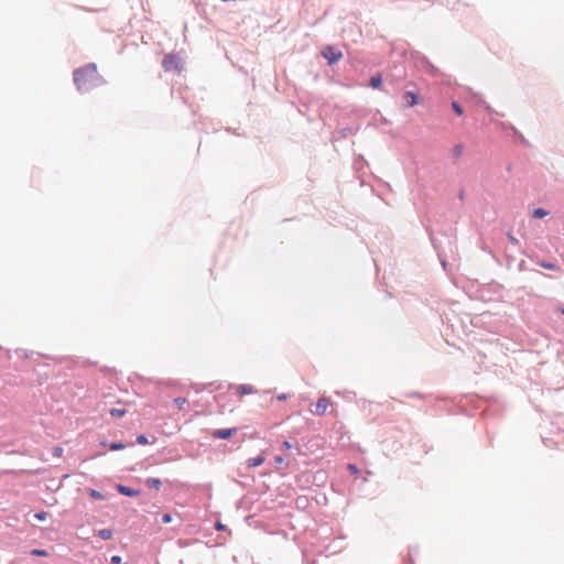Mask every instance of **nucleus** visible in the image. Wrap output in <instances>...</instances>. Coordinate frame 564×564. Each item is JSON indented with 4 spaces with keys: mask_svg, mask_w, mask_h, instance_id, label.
I'll use <instances>...</instances> for the list:
<instances>
[{
    "mask_svg": "<svg viewBox=\"0 0 564 564\" xmlns=\"http://www.w3.org/2000/svg\"><path fill=\"white\" fill-rule=\"evenodd\" d=\"M186 403H187V400L185 398L180 397V398L174 399V404L180 410H182Z\"/></svg>",
    "mask_w": 564,
    "mask_h": 564,
    "instance_id": "14",
    "label": "nucleus"
},
{
    "mask_svg": "<svg viewBox=\"0 0 564 564\" xmlns=\"http://www.w3.org/2000/svg\"><path fill=\"white\" fill-rule=\"evenodd\" d=\"M171 521H172V517H171L170 513L163 514V517H162V522L163 523H170Z\"/></svg>",
    "mask_w": 564,
    "mask_h": 564,
    "instance_id": "24",
    "label": "nucleus"
},
{
    "mask_svg": "<svg viewBox=\"0 0 564 564\" xmlns=\"http://www.w3.org/2000/svg\"><path fill=\"white\" fill-rule=\"evenodd\" d=\"M546 215H549V213H547L545 209H543V208H535V209L533 210V213H532V216H533L534 218H538V219H539V218H543V217H545Z\"/></svg>",
    "mask_w": 564,
    "mask_h": 564,
    "instance_id": "13",
    "label": "nucleus"
},
{
    "mask_svg": "<svg viewBox=\"0 0 564 564\" xmlns=\"http://www.w3.org/2000/svg\"><path fill=\"white\" fill-rule=\"evenodd\" d=\"M236 431L237 430L235 427L234 429H218V430H215L212 433V435L214 438H217V440H227V438L231 437Z\"/></svg>",
    "mask_w": 564,
    "mask_h": 564,
    "instance_id": "5",
    "label": "nucleus"
},
{
    "mask_svg": "<svg viewBox=\"0 0 564 564\" xmlns=\"http://www.w3.org/2000/svg\"><path fill=\"white\" fill-rule=\"evenodd\" d=\"M462 149H463V147H462V145H457V147H455V151H456V153H459V152L462 151Z\"/></svg>",
    "mask_w": 564,
    "mask_h": 564,
    "instance_id": "31",
    "label": "nucleus"
},
{
    "mask_svg": "<svg viewBox=\"0 0 564 564\" xmlns=\"http://www.w3.org/2000/svg\"><path fill=\"white\" fill-rule=\"evenodd\" d=\"M48 513L45 512V511H41V512H36L34 514V517L40 520V521H44L46 518H47Z\"/></svg>",
    "mask_w": 564,
    "mask_h": 564,
    "instance_id": "20",
    "label": "nucleus"
},
{
    "mask_svg": "<svg viewBox=\"0 0 564 564\" xmlns=\"http://www.w3.org/2000/svg\"><path fill=\"white\" fill-rule=\"evenodd\" d=\"M508 238L512 245H514V246L519 245V240L516 237H513L512 235L509 234Z\"/></svg>",
    "mask_w": 564,
    "mask_h": 564,
    "instance_id": "27",
    "label": "nucleus"
},
{
    "mask_svg": "<svg viewBox=\"0 0 564 564\" xmlns=\"http://www.w3.org/2000/svg\"><path fill=\"white\" fill-rule=\"evenodd\" d=\"M542 268L544 269H547V270H557V267L551 262H544V261H541L539 263Z\"/></svg>",
    "mask_w": 564,
    "mask_h": 564,
    "instance_id": "17",
    "label": "nucleus"
},
{
    "mask_svg": "<svg viewBox=\"0 0 564 564\" xmlns=\"http://www.w3.org/2000/svg\"><path fill=\"white\" fill-rule=\"evenodd\" d=\"M138 443L141 445L148 444V438L144 435H139L137 438Z\"/></svg>",
    "mask_w": 564,
    "mask_h": 564,
    "instance_id": "23",
    "label": "nucleus"
},
{
    "mask_svg": "<svg viewBox=\"0 0 564 564\" xmlns=\"http://www.w3.org/2000/svg\"><path fill=\"white\" fill-rule=\"evenodd\" d=\"M282 447L283 449H290L292 447L291 443L285 441L283 444H282Z\"/></svg>",
    "mask_w": 564,
    "mask_h": 564,
    "instance_id": "28",
    "label": "nucleus"
},
{
    "mask_svg": "<svg viewBox=\"0 0 564 564\" xmlns=\"http://www.w3.org/2000/svg\"><path fill=\"white\" fill-rule=\"evenodd\" d=\"M452 108L458 116H462L464 112L462 106L457 101L452 102Z\"/></svg>",
    "mask_w": 564,
    "mask_h": 564,
    "instance_id": "16",
    "label": "nucleus"
},
{
    "mask_svg": "<svg viewBox=\"0 0 564 564\" xmlns=\"http://www.w3.org/2000/svg\"><path fill=\"white\" fill-rule=\"evenodd\" d=\"M330 404H332V402L328 398H326V397L319 398L318 401L316 402V408H315L314 413L316 415H324Z\"/></svg>",
    "mask_w": 564,
    "mask_h": 564,
    "instance_id": "4",
    "label": "nucleus"
},
{
    "mask_svg": "<svg viewBox=\"0 0 564 564\" xmlns=\"http://www.w3.org/2000/svg\"><path fill=\"white\" fill-rule=\"evenodd\" d=\"M236 392L239 395H243V394L254 393L256 390L250 384H239V386L236 387Z\"/></svg>",
    "mask_w": 564,
    "mask_h": 564,
    "instance_id": "7",
    "label": "nucleus"
},
{
    "mask_svg": "<svg viewBox=\"0 0 564 564\" xmlns=\"http://www.w3.org/2000/svg\"><path fill=\"white\" fill-rule=\"evenodd\" d=\"M285 398H286L285 394H282V395L278 397L279 400H285Z\"/></svg>",
    "mask_w": 564,
    "mask_h": 564,
    "instance_id": "32",
    "label": "nucleus"
},
{
    "mask_svg": "<svg viewBox=\"0 0 564 564\" xmlns=\"http://www.w3.org/2000/svg\"><path fill=\"white\" fill-rule=\"evenodd\" d=\"M98 535L104 540H109L112 538V531L110 529H102L98 531Z\"/></svg>",
    "mask_w": 564,
    "mask_h": 564,
    "instance_id": "12",
    "label": "nucleus"
},
{
    "mask_svg": "<svg viewBox=\"0 0 564 564\" xmlns=\"http://www.w3.org/2000/svg\"><path fill=\"white\" fill-rule=\"evenodd\" d=\"M323 56L329 64H334L343 57V53L334 46H326L323 51Z\"/></svg>",
    "mask_w": 564,
    "mask_h": 564,
    "instance_id": "3",
    "label": "nucleus"
},
{
    "mask_svg": "<svg viewBox=\"0 0 564 564\" xmlns=\"http://www.w3.org/2000/svg\"><path fill=\"white\" fill-rule=\"evenodd\" d=\"M74 82L79 91L86 93L105 84L95 64H87L74 72Z\"/></svg>",
    "mask_w": 564,
    "mask_h": 564,
    "instance_id": "1",
    "label": "nucleus"
},
{
    "mask_svg": "<svg viewBox=\"0 0 564 564\" xmlns=\"http://www.w3.org/2000/svg\"><path fill=\"white\" fill-rule=\"evenodd\" d=\"M348 470L352 474V475H358L359 474V468L354 465V464H349L348 465Z\"/></svg>",
    "mask_w": 564,
    "mask_h": 564,
    "instance_id": "22",
    "label": "nucleus"
},
{
    "mask_svg": "<svg viewBox=\"0 0 564 564\" xmlns=\"http://www.w3.org/2000/svg\"><path fill=\"white\" fill-rule=\"evenodd\" d=\"M225 528H226V527H225L223 523H220V522H218V523L216 524V529H217L218 531H223V530H225Z\"/></svg>",
    "mask_w": 564,
    "mask_h": 564,
    "instance_id": "29",
    "label": "nucleus"
},
{
    "mask_svg": "<svg viewBox=\"0 0 564 564\" xmlns=\"http://www.w3.org/2000/svg\"><path fill=\"white\" fill-rule=\"evenodd\" d=\"M117 490L121 494V495H124V496H128V497H135L138 496L140 492L138 490H134L130 487H127V486H123V485H118L117 486Z\"/></svg>",
    "mask_w": 564,
    "mask_h": 564,
    "instance_id": "6",
    "label": "nucleus"
},
{
    "mask_svg": "<svg viewBox=\"0 0 564 564\" xmlns=\"http://www.w3.org/2000/svg\"><path fill=\"white\" fill-rule=\"evenodd\" d=\"M165 72H181L183 68L182 58L178 54L170 53L166 54L162 62Z\"/></svg>",
    "mask_w": 564,
    "mask_h": 564,
    "instance_id": "2",
    "label": "nucleus"
},
{
    "mask_svg": "<svg viewBox=\"0 0 564 564\" xmlns=\"http://www.w3.org/2000/svg\"><path fill=\"white\" fill-rule=\"evenodd\" d=\"M264 456L259 455L257 457H252L248 459V466L249 467H258L264 463Z\"/></svg>",
    "mask_w": 564,
    "mask_h": 564,
    "instance_id": "9",
    "label": "nucleus"
},
{
    "mask_svg": "<svg viewBox=\"0 0 564 564\" xmlns=\"http://www.w3.org/2000/svg\"><path fill=\"white\" fill-rule=\"evenodd\" d=\"M90 496H91L93 498H96V499H101V498H102L101 494H100V492H98V491H96V490H91V491H90Z\"/></svg>",
    "mask_w": 564,
    "mask_h": 564,
    "instance_id": "26",
    "label": "nucleus"
},
{
    "mask_svg": "<svg viewBox=\"0 0 564 564\" xmlns=\"http://www.w3.org/2000/svg\"><path fill=\"white\" fill-rule=\"evenodd\" d=\"M145 482H147L148 487L155 489V490H159L162 485V482L159 478H148Z\"/></svg>",
    "mask_w": 564,
    "mask_h": 564,
    "instance_id": "10",
    "label": "nucleus"
},
{
    "mask_svg": "<svg viewBox=\"0 0 564 564\" xmlns=\"http://www.w3.org/2000/svg\"><path fill=\"white\" fill-rule=\"evenodd\" d=\"M124 447H126V445L123 443H112L110 445L111 451H119V449H123Z\"/></svg>",
    "mask_w": 564,
    "mask_h": 564,
    "instance_id": "19",
    "label": "nucleus"
},
{
    "mask_svg": "<svg viewBox=\"0 0 564 564\" xmlns=\"http://www.w3.org/2000/svg\"><path fill=\"white\" fill-rule=\"evenodd\" d=\"M64 451L61 446H56L53 448V454L55 457H61L63 455Z\"/></svg>",
    "mask_w": 564,
    "mask_h": 564,
    "instance_id": "21",
    "label": "nucleus"
},
{
    "mask_svg": "<svg viewBox=\"0 0 564 564\" xmlns=\"http://www.w3.org/2000/svg\"><path fill=\"white\" fill-rule=\"evenodd\" d=\"M31 554L34 556H47V552L45 550H40V549L32 550Z\"/></svg>",
    "mask_w": 564,
    "mask_h": 564,
    "instance_id": "18",
    "label": "nucleus"
},
{
    "mask_svg": "<svg viewBox=\"0 0 564 564\" xmlns=\"http://www.w3.org/2000/svg\"><path fill=\"white\" fill-rule=\"evenodd\" d=\"M560 312H561L562 314H564V307H561V308H560Z\"/></svg>",
    "mask_w": 564,
    "mask_h": 564,
    "instance_id": "33",
    "label": "nucleus"
},
{
    "mask_svg": "<svg viewBox=\"0 0 564 564\" xmlns=\"http://www.w3.org/2000/svg\"><path fill=\"white\" fill-rule=\"evenodd\" d=\"M110 561L111 564H121V557L119 555H113Z\"/></svg>",
    "mask_w": 564,
    "mask_h": 564,
    "instance_id": "25",
    "label": "nucleus"
},
{
    "mask_svg": "<svg viewBox=\"0 0 564 564\" xmlns=\"http://www.w3.org/2000/svg\"><path fill=\"white\" fill-rule=\"evenodd\" d=\"M370 87L380 88L382 85V78L380 75L372 76L369 82Z\"/></svg>",
    "mask_w": 564,
    "mask_h": 564,
    "instance_id": "11",
    "label": "nucleus"
},
{
    "mask_svg": "<svg viewBox=\"0 0 564 564\" xmlns=\"http://www.w3.org/2000/svg\"><path fill=\"white\" fill-rule=\"evenodd\" d=\"M403 99L408 102L409 107H413L417 104V95L413 91H406L403 95Z\"/></svg>",
    "mask_w": 564,
    "mask_h": 564,
    "instance_id": "8",
    "label": "nucleus"
},
{
    "mask_svg": "<svg viewBox=\"0 0 564 564\" xmlns=\"http://www.w3.org/2000/svg\"><path fill=\"white\" fill-rule=\"evenodd\" d=\"M127 411L124 409H111L110 414L116 417H122Z\"/></svg>",
    "mask_w": 564,
    "mask_h": 564,
    "instance_id": "15",
    "label": "nucleus"
},
{
    "mask_svg": "<svg viewBox=\"0 0 564 564\" xmlns=\"http://www.w3.org/2000/svg\"><path fill=\"white\" fill-rule=\"evenodd\" d=\"M274 462H275L276 464H283L284 459H283V457H281V456H276V457H275V459H274Z\"/></svg>",
    "mask_w": 564,
    "mask_h": 564,
    "instance_id": "30",
    "label": "nucleus"
}]
</instances>
